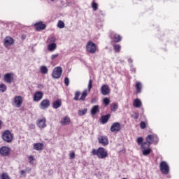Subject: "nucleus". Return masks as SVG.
<instances>
[{
  "instance_id": "1",
  "label": "nucleus",
  "mask_w": 179,
  "mask_h": 179,
  "mask_svg": "<svg viewBox=\"0 0 179 179\" xmlns=\"http://www.w3.org/2000/svg\"><path fill=\"white\" fill-rule=\"evenodd\" d=\"M92 153L94 156H97L99 159H106L108 156L107 150L103 148H99L97 150L93 149Z\"/></svg>"
},
{
  "instance_id": "2",
  "label": "nucleus",
  "mask_w": 179,
  "mask_h": 179,
  "mask_svg": "<svg viewBox=\"0 0 179 179\" xmlns=\"http://www.w3.org/2000/svg\"><path fill=\"white\" fill-rule=\"evenodd\" d=\"M1 138L4 142L7 143H10L12 141H13V134L10 132L9 130H6L1 136Z\"/></svg>"
},
{
  "instance_id": "3",
  "label": "nucleus",
  "mask_w": 179,
  "mask_h": 179,
  "mask_svg": "<svg viewBox=\"0 0 179 179\" xmlns=\"http://www.w3.org/2000/svg\"><path fill=\"white\" fill-rule=\"evenodd\" d=\"M159 169L162 174L167 175L170 173V166H169V164L164 161L161 162L159 164Z\"/></svg>"
},
{
  "instance_id": "4",
  "label": "nucleus",
  "mask_w": 179,
  "mask_h": 179,
  "mask_svg": "<svg viewBox=\"0 0 179 179\" xmlns=\"http://www.w3.org/2000/svg\"><path fill=\"white\" fill-rule=\"evenodd\" d=\"M61 75H62V67L58 66L55 68L52 73V78L59 79L61 78Z\"/></svg>"
},
{
  "instance_id": "5",
  "label": "nucleus",
  "mask_w": 179,
  "mask_h": 179,
  "mask_svg": "<svg viewBox=\"0 0 179 179\" xmlns=\"http://www.w3.org/2000/svg\"><path fill=\"white\" fill-rule=\"evenodd\" d=\"M87 51L90 54H95L96 50H97V47L96 46L95 43L93 42H88L86 45Z\"/></svg>"
},
{
  "instance_id": "6",
  "label": "nucleus",
  "mask_w": 179,
  "mask_h": 179,
  "mask_svg": "<svg viewBox=\"0 0 179 179\" xmlns=\"http://www.w3.org/2000/svg\"><path fill=\"white\" fill-rule=\"evenodd\" d=\"M13 103L15 104V107H17V108H20L23 103V97H22V96H15L13 99Z\"/></svg>"
},
{
  "instance_id": "7",
  "label": "nucleus",
  "mask_w": 179,
  "mask_h": 179,
  "mask_svg": "<svg viewBox=\"0 0 179 179\" xmlns=\"http://www.w3.org/2000/svg\"><path fill=\"white\" fill-rule=\"evenodd\" d=\"M3 80L6 83H12L13 82V73H7L3 76Z\"/></svg>"
},
{
  "instance_id": "8",
  "label": "nucleus",
  "mask_w": 179,
  "mask_h": 179,
  "mask_svg": "<svg viewBox=\"0 0 179 179\" xmlns=\"http://www.w3.org/2000/svg\"><path fill=\"white\" fill-rule=\"evenodd\" d=\"M10 153V148L8 146H2L0 148V155L3 157H6Z\"/></svg>"
},
{
  "instance_id": "9",
  "label": "nucleus",
  "mask_w": 179,
  "mask_h": 179,
  "mask_svg": "<svg viewBox=\"0 0 179 179\" xmlns=\"http://www.w3.org/2000/svg\"><path fill=\"white\" fill-rule=\"evenodd\" d=\"M100 90L103 96H108V94H110V90L108 85H103Z\"/></svg>"
},
{
  "instance_id": "10",
  "label": "nucleus",
  "mask_w": 179,
  "mask_h": 179,
  "mask_svg": "<svg viewBox=\"0 0 179 179\" xmlns=\"http://www.w3.org/2000/svg\"><path fill=\"white\" fill-rule=\"evenodd\" d=\"M111 132H120L121 131V124L120 122H115L110 127Z\"/></svg>"
},
{
  "instance_id": "11",
  "label": "nucleus",
  "mask_w": 179,
  "mask_h": 179,
  "mask_svg": "<svg viewBox=\"0 0 179 179\" xmlns=\"http://www.w3.org/2000/svg\"><path fill=\"white\" fill-rule=\"evenodd\" d=\"M50 102L48 99H43L39 107L41 110H47L48 107H50Z\"/></svg>"
},
{
  "instance_id": "12",
  "label": "nucleus",
  "mask_w": 179,
  "mask_h": 179,
  "mask_svg": "<svg viewBox=\"0 0 179 179\" xmlns=\"http://www.w3.org/2000/svg\"><path fill=\"white\" fill-rule=\"evenodd\" d=\"M13 43H15V40L10 36H6L4 38L3 44L5 47H10V45H12V44H13Z\"/></svg>"
},
{
  "instance_id": "13",
  "label": "nucleus",
  "mask_w": 179,
  "mask_h": 179,
  "mask_svg": "<svg viewBox=\"0 0 179 179\" xmlns=\"http://www.w3.org/2000/svg\"><path fill=\"white\" fill-rule=\"evenodd\" d=\"M99 143L102 146H107L108 145V138L106 136H102L98 138Z\"/></svg>"
},
{
  "instance_id": "14",
  "label": "nucleus",
  "mask_w": 179,
  "mask_h": 179,
  "mask_svg": "<svg viewBox=\"0 0 179 179\" xmlns=\"http://www.w3.org/2000/svg\"><path fill=\"white\" fill-rule=\"evenodd\" d=\"M44 94H43L42 92L38 91L35 92V94L33 96V100L34 101H40L43 99V96Z\"/></svg>"
},
{
  "instance_id": "15",
  "label": "nucleus",
  "mask_w": 179,
  "mask_h": 179,
  "mask_svg": "<svg viewBox=\"0 0 179 179\" xmlns=\"http://www.w3.org/2000/svg\"><path fill=\"white\" fill-rule=\"evenodd\" d=\"M45 118H43V119H40L38 120L37 122V126L39 127V128H45V127H47V124H45Z\"/></svg>"
},
{
  "instance_id": "16",
  "label": "nucleus",
  "mask_w": 179,
  "mask_h": 179,
  "mask_svg": "<svg viewBox=\"0 0 179 179\" xmlns=\"http://www.w3.org/2000/svg\"><path fill=\"white\" fill-rule=\"evenodd\" d=\"M60 124L62 125H69L71 124V118L69 117H64L60 120Z\"/></svg>"
},
{
  "instance_id": "17",
  "label": "nucleus",
  "mask_w": 179,
  "mask_h": 179,
  "mask_svg": "<svg viewBox=\"0 0 179 179\" xmlns=\"http://www.w3.org/2000/svg\"><path fill=\"white\" fill-rule=\"evenodd\" d=\"M34 27L38 31L40 30H44L46 27L45 24H43L42 22H36V24H34Z\"/></svg>"
},
{
  "instance_id": "18",
  "label": "nucleus",
  "mask_w": 179,
  "mask_h": 179,
  "mask_svg": "<svg viewBox=\"0 0 179 179\" xmlns=\"http://www.w3.org/2000/svg\"><path fill=\"white\" fill-rule=\"evenodd\" d=\"M48 50L50 52H52L57 50V43H52L48 45Z\"/></svg>"
},
{
  "instance_id": "19",
  "label": "nucleus",
  "mask_w": 179,
  "mask_h": 179,
  "mask_svg": "<svg viewBox=\"0 0 179 179\" xmlns=\"http://www.w3.org/2000/svg\"><path fill=\"white\" fill-rule=\"evenodd\" d=\"M110 117H111L110 114L101 116V124H107V122H108V120H110Z\"/></svg>"
},
{
  "instance_id": "20",
  "label": "nucleus",
  "mask_w": 179,
  "mask_h": 179,
  "mask_svg": "<svg viewBox=\"0 0 179 179\" xmlns=\"http://www.w3.org/2000/svg\"><path fill=\"white\" fill-rule=\"evenodd\" d=\"M43 148H44L43 143H38L34 144V150H43Z\"/></svg>"
},
{
  "instance_id": "21",
  "label": "nucleus",
  "mask_w": 179,
  "mask_h": 179,
  "mask_svg": "<svg viewBox=\"0 0 179 179\" xmlns=\"http://www.w3.org/2000/svg\"><path fill=\"white\" fill-rule=\"evenodd\" d=\"M134 107H136V108H139L142 106V101H141V99H136L133 102Z\"/></svg>"
},
{
  "instance_id": "22",
  "label": "nucleus",
  "mask_w": 179,
  "mask_h": 179,
  "mask_svg": "<svg viewBox=\"0 0 179 179\" xmlns=\"http://www.w3.org/2000/svg\"><path fill=\"white\" fill-rule=\"evenodd\" d=\"M99 111L100 110L99 109V105H96L92 108L91 114L92 115H95V114H97V113H99Z\"/></svg>"
},
{
  "instance_id": "23",
  "label": "nucleus",
  "mask_w": 179,
  "mask_h": 179,
  "mask_svg": "<svg viewBox=\"0 0 179 179\" xmlns=\"http://www.w3.org/2000/svg\"><path fill=\"white\" fill-rule=\"evenodd\" d=\"M146 141L148 143H150V145H152V143H153V142L155 141V136L149 134L146 137Z\"/></svg>"
},
{
  "instance_id": "24",
  "label": "nucleus",
  "mask_w": 179,
  "mask_h": 179,
  "mask_svg": "<svg viewBox=\"0 0 179 179\" xmlns=\"http://www.w3.org/2000/svg\"><path fill=\"white\" fill-rule=\"evenodd\" d=\"M62 104V102L61 101V100H57L55 101V102H53L52 103V107L53 108H59V107H61V105Z\"/></svg>"
},
{
  "instance_id": "25",
  "label": "nucleus",
  "mask_w": 179,
  "mask_h": 179,
  "mask_svg": "<svg viewBox=\"0 0 179 179\" xmlns=\"http://www.w3.org/2000/svg\"><path fill=\"white\" fill-rule=\"evenodd\" d=\"M136 89L137 93L142 92V83L141 82H136Z\"/></svg>"
},
{
  "instance_id": "26",
  "label": "nucleus",
  "mask_w": 179,
  "mask_h": 179,
  "mask_svg": "<svg viewBox=\"0 0 179 179\" xmlns=\"http://www.w3.org/2000/svg\"><path fill=\"white\" fill-rule=\"evenodd\" d=\"M87 96V90H85L83 92L79 100H81V101H85Z\"/></svg>"
},
{
  "instance_id": "27",
  "label": "nucleus",
  "mask_w": 179,
  "mask_h": 179,
  "mask_svg": "<svg viewBox=\"0 0 179 179\" xmlns=\"http://www.w3.org/2000/svg\"><path fill=\"white\" fill-rule=\"evenodd\" d=\"M40 71L43 75L48 73V68L45 66H41L40 67Z\"/></svg>"
},
{
  "instance_id": "28",
  "label": "nucleus",
  "mask_w": 179,
  "mask_h": 179,
  "mask_svg": "<svg viewBox=\"0 0 179 179\" xmlns=\"http://www.w3.org/2000/svg\"><path fill=\"white\" fill-rule=\"evenodd\" d=\"M151 152H152V150L150 148H145L142 150V153L143 156H148V155H150Z\"/></svg>"
},
{
  "instance_id": "29",
  "label": "nucleus",
  "mask_w": 179,
  "mask_h": 179,
  "mask_svg": "<svg viewBox=\"0 0 179 179\" xmlns=\"http://www.w3.org/2000/svg\"><path fill=\"white\" fill-rule=\"evenodd\" d=\"M141 149L144 150V149H149V148L150 147V144L148 142H143L141 145Z\"/></svg>"
},
{
  "instance_id": "30",
  "label": "nucleus",
  "mask_w": 179,
  "mask_h": 179,
  "mask_svg": "<svg viewBox=\"0 0 179 179\" xmlns=\"http://www.w3.org/2000/svg\"><path fill=\"white\" fill-rule=\"evenodd\" d=\"M0 179H11L10 176H9V174L7 173H2L0 175Z\"/></svg>"
},
{
  "instance_id": "31",
  "label": "nucleus",
  "mask_w": 179,
  "mask_h": 179,
  "mask_svg": "<svg viewBox=\"0 0 179 179\" xmlns=\"http://www.w3.org/2000/svg\"><path fill=\"white\" fill-rule=\"evenodd\" d=\"M0 92L1 93H5V92H6V85L3 83L0 84Z\"/></svg>"
},
{
  "instance_id": "32",
  "label": "nucleus",
  "mask_w": 179,
  "mask_h": 179,
  "mask_svg": "<svg viewBox=\"0 0 179 179\" xmlns=\"http://www.w3.org/2000/svg\"><path fill=\"white\" fill-rule=\"evenodd\" d=\"M55 41H57V38H55V36H50L48 39V43H49V44H52V43H55Z\"/></svg>"
},
{
  "instance_id": "33",
  "label": "nucleus",
  "mask_w": 179,
  "mask_h": 179,
  "mask_svg": "<svg viewBox=\"0 0 179 179\" xmlns=\"http://www.w3.org/2000/svg\"><path fill=\"white\" fill-rule=\"evenodd\" d=\"M86 113H87V108H84L83 110H78V115H80V117H82V116L85 115V114H86Z\"/></svg>"
},
{
  "instance_id": "34",
  "label": "nucleus",
  "mask_w": 179,
  "mask_h": 179,
  "mask_svg": "<svg viewBox=\"0 0 179 179\" xmlns=\"http://www.w3.org/2000/svg\"><path fill=\"white\" fill-rule=\"evenodd\" d=\"M117 110H118V103H113L111 105V110L112 111H117Z\"/></svg>"
},
{
  "instance_id": "35",
  "label": "nucleus",
  "mask_w": 179,
  "mask_h": 179,
  "mask_svg": "<svg viewBox=\"0 0 179 179\" xmlns=\"http://www.w3.org/2000/svg\"><path fill=\"white\" fill-rule=\"evenodd\" d=\"M57 27L59 29H64V27H65V23H64L63 21L59 20L57 23Z\"/></svg>"
},
{
  "instance_id": "36",
  "label": "nucleus",
  "mask_w": 179,
  "mask_h": 179,
  "mask_svg": "<svg viewBox=\"0 0 179 179\" xmlns=\"http://www.w3.org/2000/svg\"><path fill=\"white\" fill-rule=\"evenodd\" d=\"M114 40H115V43H120V41H121V36L118 34H115Z\"/></svg>"
},
{
  "instance_id": "37",
  "label": "nucleus",
  "mask_w": 179,
  "mask_h": 179,
  "mask_svg": "<svg viewBox=\"0 0 179 179\" xmlns=\"http://www.w3.org/2000/svg\"><path fill=\"white\" fill-rule=\"evenodd\" d=\"M92 8L94 9V10H97L99 9V5L96 2H92Z\"/></svg>"
},
{
  "instance_id": "38",
  "label": "nucleus",
  "mask_w": 179,
  "mask_h": 179,
  "mask_svg": "<svg viewBox=\"0 0 179 179\" xmlns=\"http://www.w3.org/2000/svg\"><path fill=\"white\" fill-rule=\"evenodd\" d=\"M92 87H93V81L92 80V79H90L88 83V92H90V90H92Z\"/></svg>"
},
{
  "instance_id": "39",
  "label": "nucleus",
  "mask_w": 179,
  "mask_h": 179,
  "mask_svg": "<svg viewBox=\"0 0 179 179\" xmlns=\"http://www.w3.org/2000/svg\"><path fill=\"white\" fill-rule=\"evenodd\" d=\"M113 48H114L115 51L118 52L121 50V46L120 45H114Z\"/></svg>"
},
{
  "instance_id": "40",
  "label": "nucleus",
  "mask_w": 179,
  "mask_h": 179,
  "mask_svg": "<svg viewBox=\"0 0 179 179\" xmlns=\"http://www.w3.org/2000/svg\"><path fill=\"white\" fill-rule=\"evenodd\" d=\"M80 96V92L79 91L76 92L74 100L77 101V100H79V96Z\"/></svg>"
},
{
  "instance_id": "41",
  "label": "nucleus",
  "mask_w": 179,
  "mask_h": 179,
  "mask_svg": "<svg viewBox=\"0 0 179 179\" xmlns=\"http://www.w3.org/2000/svg\"><path fill=\"white\" fill-rule=\"evenodd\" d=\"M103 104H105V106H108V104H110V99L104 98L103 99Z\"/></svg>"
},
{
  "instance_id": "42",
  "label": "nucleus",
  "mask_w": 179,
  "mask_h": 179,
  "mask_svg": "<svg viewBox=\"0 0 179 179\" xmlns=\"http://www.w3.org/2000/svg\"><path fill=\"white\" fill-rule=\"evenodd\" d=\"M138 145H142L143 143V138L138 137L136 141Z\"/></svg>"
},
{
  "instance_id": "43",
  "label": "nucleus",
  "mask_w": 179,
  "mask_h": 179,
  "mask_svg": "<svg viewBox=\"0 0 179 179\" xmlns=\"http://www.w3.org/2000/svg\"><path fill=\"white\" fill-rule=\"evenodd\" d=\"M140 128H141V129H145V128H146V123H145V122H141L140 124Z\"/></svg>"
},
{
  "instance_id": "44",
  "label": "nucleus",
  "mask_w": 179,
  "mask_h": 179,
  "mask_svg": "<svg viewBox=\"0 0 179 179\" xmlns=\"http://www.w3.org/2000/svg\"><path fill=\"white\" fill-rule=\"evenodd\" d=\"M59 55V54L57 53L55 55H52L50 57V59H52V61H54V59H55V58L58 57V56Z\"/></svg>"
},
{
  "instance_id": "45",
  "label": "nucleus",
  "mask_w": 179,
  "mask_h": 179,
  "mask_svg": "<svg viewBox=\"0 0 179 179\" xmlns=\"http://www.w3.org/2000/svg\"><path fill=\"white\" fill-rule=\"evenodd\" d=\"M29 160L30 164H33V162L34 161V157H33V155L29 156Z\"/></svg>"
},
{
  "instance_id": "46",
  "label": "nucleus",
  "mask_w": 179,
  "mask_h": 179,
  "mask_svg": "<svg viewBox=\"0 0 179 179\" xmlns=\"http://www.w3.org/2000/svg\"><path fill=\"white\" fill-rule=\"evenodd\" d=\"M64 83L66 86H69V78H68V77L64 78Z\"/></svg>"
},
{
  "instance_id": "47",
  "label": "nucleus",
  "mask_w": 179,
  "mask_h": 179,
  "mask_svg": "<svg viewBox=\"0 0 179 179\" xmlns=\"http://www.w3.org/2000/svg\"><path fill=\"white\" fill-rule=\"evenodd\" d=\"M134 118V120H138L139 118V114L138 113H134V115H132Z\"/></svg>"
},
{
  "instance_id": "48",
  "label": "nucleus",
  "mask_w": 179,
  "mask_h": 179,
  "mask_svg": "<svg viewBox=\"0 0 179 179\" xmlns=\"http://www.w3.org/2000/svg\"><path fill=\"white\" fill-rule=\"evenodd\" d=\"M70 159H75V152H71L70 154Z\"/></svg>"
},
{
  "instance_id": "49",
  "label": "nucleus",
  "mask_w": 179,
  "mask_h": 179,
  "mask_svg": "<svg viewBox=\"0 0 179 179\" xmlns=\"http://www.w3.org/2000/svg\"><path fill=\"white\" fill-rule=\"evenodd\" d=\"M24 173H26L24 170L20 171L21 176H24Z\"/></svg>"
},
{
  "instance_id": "50",
  "label": "nucleus",
  "mask_w": 179,
  "mask_h": 179,
  "mask_svg": "<svg viewBox=\"0 0 179 179\" xmlns=\"http://www.w3.org/2000/svg\"><path fill=\"white\" fill-rule=\"evenodd\" d=\"M128 62H132V59H129Z\"/></svg>"
},
{
  "instance_id": "51",
  "label": "nucleus",
  "mask_w": 179,
  "mask_h": 179,
  "mask_svg": "<svg viewBox=\"0 0 179 179\" xmlns=\"http://www.w3.org/2000/svg\"><path fill=\"white\" fill-rule=\"evenodd\" d=\"M155 141H156L157 143H158L159 142V138H157Z\"/></svg>"
},
{
  "instance_id": "52",
  "label": "nucleus",
  "mask_w": 179,
  "mask_h": 179,
  "mask_svg": "<svg viewBox=\"0 0 179 179\" xmlns=\"http://www.w3.org/2000/svg\"><path fill=\"white\" fill-rule=\"evenodd\" d=\"M1 125H2V121L0 120V128H1Z\"/></svg>"
},
{
  "instance_id": "53",
  "label": "nucleus",
  "mask_w": 179,
  "mask_h": 179,
  "mask_svg": "<svg viewBox=\"0 0 179 179\" xmlns=\"http://www.w3.org/2000/svg\"><path fill=\"white\" fill-rule=\"evenodd\" d=\"M35 127L34 124H31V128H35Z\"/></svg>"
},
{
  "instance_id": "54",
  "label": "nucleus",
  "mask_w": 179,
  "mask_h": 179,
  "mask_svg": "<svg viewBox=\"0 0 179 179\" xmlns=\"http://www.w3.org/2000/svg\"><path fill=\"white\" fill-rule=\"evenodd\" d=\"M52 1V2H54V1H55V0H51Z\"/></svg>"
},
{
  "instance_id": "55",
  "label": "nucleus",
  "mask_w": 179,
  "mask_h": 179,
  "mask_svg": "<svg viewBox=\"0 0 179 179\" xmlns=\"http://www.w3.org/2000/svg\"><path fill=\"white\" fill-rule=\"evenodd\" d=\"M1 73H0V78H1Z\"/></svg>"
},
{
  "instance_id": "56",
  "label": "nucleus",
  "mask_w": 179,
  "mask_h": 179,
  "mask_svg": "<svg viewBox=\"0 0 179 179\" xmlns=\"http://www.w3.org/2000/svg\"><path fill=\"white\" fill-rule=\"evenodd\" d=\"M135 71H136V70L134 69V71L135 72Z\"/></svg>"
}]
</instances>
